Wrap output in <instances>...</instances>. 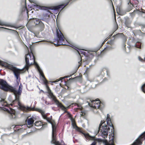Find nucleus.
<instances>
[{
    "label": "nucleus",
    "instance_id": "nucleus-46",
    "mask_svg": "<svg viewBox=\"0 0 145 145\" xmlns=\"http://www.w3.org/2000/svg\"><path fill=\"white\" fill-rule=\"evenodd\" d=\"M144 60L145 61V57L144 58Z\"/></svg>",
    "mask_w": 145,
    "mask_h": 145
},
{
    "label": "nucleus",
    "instance_id": "nucleus-1",
    "mask_svg": "<svg viewBox=\"0 0 145 145\" xmlns=\"http://www.w3.org/2000/svg\"><path fill=\"white\" fill-rule=\"evenodd\" d=\"M27 109L29 110L30 109L31 110H35L40 112L42 117L52 125V140L51 141L52 144H55V145H62L58 141H56V137L55 136V133L56 131V127L54 121L50 118H47L46 114H45L44 111L42 110L41 109L36 108H30V107H27Z\"/></svg>",
    "mask_w": 145,
    "mask_h": 145
},
{
    "label": "nucleus",
    "instance_id": "nucleus-20",
    "mask_svg": "<svg viewBox=\"0 0 145 145\" xmlns=\"http://www.w3.org/2000/svg\"><path fill=\"white\" fill-rule=\"evenodd\" d=\"M33 22H34L36 24H39L40 22L38 19H33Z\"/></svg>",
    "mask_w": 145,
    "mask_h": 145
},
{
    "label": "nucleus",
    "instance_id": "nucleus-7",
    "mask_svg": "<svg viewBox=\"0 0 145 145\" xmlns=\"http://www.w3.org/2000/svg\"><path fill=\"white\" fill-rule=\"evenodd\" d=\"M46 88L48 93L49 94L48 97L49 98L52 99L54 101L56 104L62 108V109H65V107L56 99L55 96L53 95L49 88L48 86H47Z\"/></svg>",
    "mask_w": 145,
    "mask_h": 145
},
{
    "label": "nucleus",
    "instance_id": "nucleus-39",
    "mask_svg": "<svg viewBox=\"0 0 145 145\" xmlns=\"http://www.w3.org/2000/svg\"><path fill=\"white\" fill-rule=\"evenodd\" d=\"M84 115V114H83V113H81V114H80L81 116H83Z\"/></svg>",
    "mask_w": 145,
    "mask_h": 145
},
{
    "label": "nucleus",
    "instance_id": "nucleus-19",
    "mask_svg": "<svg viewBox=\"0 0 145 145\" xmlns=\"http://www.w3.org/2000/svg\"><path fill=\"white\" fill-rule=\"evenodd\" d=\"M131 22L126 20L125 23V26L127 27L128 28L130 27L129 25L131 24Z\"/></svg>",
    "mask_w": 145,
    "mask_h": 145
},
{
    "label": "nucleus",
    "instance_id": "nucleus-33",
    "mask_svg": "<svg viewBox=\"0 0 145 145\" xmlns=\"http://www.w3.org/2000/svg\"><path fill=\"white\" fill-rule=\"evenodd\" d=\"M61 80L60 79V78H59V79H57L56 81L55 82H58V81H59V80Z\"/></svg>",
    "mask_w": 145,
    "mask_h": 145
},
{
    "label": "nucleus",
    "instance_id": "nucleus-31",
    "mask_svg": "<svg viewBox=\"0 0 145 145\" xmlns=\"http://www.w3.org/2000/svg\"><path fill=\"white\" fill-rule=\"evenodd\" d=\"M71 120L72 122V123L75 122V120H74V119L72 118H71Z\"/></svg>",
    "mask_w": 145,
    "mask_h": 145
},
{
    "label": "nucleus",
    "instance_id": "nucleus-42",
    "mask_svg": "<svg viewBox=\"0 0 145 145\" xmlns=\"http://www.w3.org/2000/svg\"><path fill=\"white\" fill-rule=\"evenodd\" d=\"M118 28V25H116V28L117 29Z\"/></svg>",
    "mask_w": 145,
    "mask_h": 145
},
{
    "label": "nucleus",
    "instance_id": "nucleus-28",
    "mask_svg": "<svg viewBox=\"0 0 145 145\" xmlns=\"http://www.w3.org/2000/svg\"><path fill=\"white\" fill-rule=\"evenodd\" d=\"M145 87V83L143 84L141 87V89L142 91L144 90V88Z\"/></svg>",
    "mask_w": 145,
    "mask_h": 145
},
{
    "label": "nucleus",
    "instance_id": "nucleus-4",
    "mask_svg": "<svg viewBox=\"0 0 145 145\" xmlns=\"http://www.w3.org/2000/svg\"><path fill=\"white\" fill-rule=\"evenodd\" d=\"M13 93L15 96V99L14 100H12L11 97L9 96L8 98V100L10 102V104H8L10 105H12L13 104L15 103H16L19 106L21 107V105L19 101V97L21 95H17V96H16L15 94L14 93ZM0 102L1 103L2 105H3L6 106L7 104L5 105H4L3 104V103H5L8 104V103H7L6 101H5V99L6 98V96L5 94L3 93L1 94H0Z\"/></svg>",
    "mask_w": 145,
    "mask_h": 145
},
{
    "label": "nucleus",
    "instance_id": "nucleus-36",
    "mask_svg": "<svg viewBox=\"0 0 145 145\" xmlns=\"http://www.w3.org/2000/svg\"><path fill=\"white\" fill-rule=\"evenodd\" d=\"M1 28H4L5 29H7L8 30H11V29H9L7 28H6L4 27H1Z\"/></svg>",
    "mask_w": 145,
    "mask_h": 145
},
{
    "label": "nucleus",
    "instance_id": "nucleus-12",
    "mask_svg": "<svg viewBox=\"0 0 145 145\" xmlns=\"http://www.w3.org/2000/svg\"><path fill=\"white\" fill-rule=\"evenodd\" d=\"M27 124L28 125H31L34 123V120L32 118H28L26 120Z\"/></svg>",
    "mask_w": 145,
    "mask_h": 145
},
{
    "label": "nucleus",
    "instance_id": "nucleus-23",
    "mask_svg": "<svg viewBox=\"0 0 145 145\" xmlns=\"http://www.w3.org/2000/svg\"><path fill=\"white\" fill-rule=\"evenodd\" d=\"M72 125L73 128L76 129H78V127L76 125L75 122L72 123Z\"/></svg>",
    "mask_w": 145,
    "mask_h": 145
},
{
    "label": "nucleus",
    "instance_id": "nucleus-29",
    "mask_svg": "<svg viewBox=\"0 0 145 145\" xmlns=\"http://www.w3.org/2000/svg\"><path fill=\"white\" fill-rule=\"evenodd\" d=\"M40 122L39 121L36 122L34 123V125L35 126H39V123Z\"/></svg>",
    "mask_w": 145,
    "mask_h": 145
},
{
    "label": "nucleus",
    "instance_id": "nucleus-18",
    "mask_svg": "<svg viewBox=\"0 0 145 145\" xmlns=\"http://www.w3.org/2000/svg\"><path fill=\"white\" fill-rule=\"evenodd\" d=\"M83 134L84 135V136L86 137H89L90 138H91L92 139H93L95 138V136H91L89 135L88 134H85L84 133H83Z\"/></svg>",
    "mask_w": 145,
    "mask_h": 145
},
{
    "label": "nucleus",
    "instance_id": "nucleus-21",
    "mask_svg": "<svg viewBox=\"0 0 145 145\" xmlns=\"http://www.w3.org/2000/svg\"><path fill=\"white\" fill-rule=\"evenodd\" d=\"M0 25L2 26H9V24L7 23L3 22H0Z\"/></svg>",
    "mask_w": 145,
    "mask_h": 145
},
{
    "label": "nucleus",
    "instance_id": "nucleus-30",
    "mask_svg": "<svg viewBox=\"0 0 145 145\" xmlns=\"http://www.w3.org/2000/svg\"><path fill=\"white\" fill-rule=\"evenodd\" d=\"M138 59L139 60L141 61H144V60L142 58H141L140 56H139L138 57Z\"/></svg>",
    "mask_w": 145,
    "mask_h": 145
},
{
    "label": "nucleus",
    "instance_id": "nucleus-35",
    "mask_svg": "<svg viewBox=\"0 0 145 145\" xmlns=\"http://www.w3.org/2000/svg\"><path fill=\"white\" fill-rule=\"evenodd\" d=\"M78 63H79V66H80L81 64V63H82L81 60L80 61L78 62Z\"/></svg>",
    "mask_w": 145,
    "mask_h": 145
},
{
    "label": "nucleus",
    "instance_id": "nucleus-38",
    "mask_svg": "<svg viewBox=\"0 0 145 145\" xmlns=\"http://www.w3.org/2000/svg\"><path fill=\"white\" fill-rule=\"evenodd\" d=\"M42 125H43V126L45 127L46 126L47 124L46 123H44L43 124H42Z\"/></svg>",
    "mask_w": 145,
    "mask_h": 145
},
{
    "label": "nucleus",
    "instance_id": "nucleus-5",
    "mask_svg": "<svg viewBox=\"0 0 145 145\" xmlns=\"http://www.w3.org/2000/svg\"><path fill=\"white\" fill-rule=\"evenodd\" d=\"M0 65L2 67H5L13 71L15 76L16 79H18L21 70L13 66L12 65L9 64L7 62L2 61L0 60Z\"/></svg>",
    "mask_w": 145,
    "mask_h": 145
},
{
    "label": "nucleus",
    "instance_id": "nucleus-17",
    "mask_svg": "<svg viewBox=\"0 0 145 145\" xmlns=\"http://www.w3.org/2000/svg\"><path fill=\"white\" fill-rule=\"evenodd\" d=\"M141 44L140 42H137L136 44L135 45V46L137 48H141Z\"/></svg>",
    "mask_w": 145,
    "mask_h": 145
},
{
    "label": "nucleus",
    "instance_id": "nucleus-10",
    "mask_svg": "<svg viewBox=\"0 0 145 145\" xmlns=\"http://www.w3.org/2000/svg\"><path fill=\"white\" fill-rule=\"evenodd\" d=\"M7 111L10 114V117L12 118H14L15 117V111L14 110L10 108V110L6 109Z\"/></svg>",
    "mask_w": 145,
    "mask_h": 145
},
{
    "label": "nucleus",
    "instance_id": "nucleus-27",
    "mask_svg": "<svg viewBox=\"0 0 145 145\" xmlns=\"http://www.w3.org/2000/svg\"><path fill=\"white\" fill-rule=\"evenodd\" d=\"M71 76H72V75H71L69 76H65L64 77L60 78V79L61 80H62V79H63L64 78H65L69 77H71Z\"/></svg>",
    "mask_w": 145,
    "mask_h": 145
},
{
    "label": "nucleus",
    "instance_id": "nucleus-13",
    "mask_svg": "<svg viewBox=\"0 0 145 145\" xmlns=\"http://www.w3.org/2000/svg\"><path fill=\"white\" fill-rule=\"evenodd\" d=\"M69 3V2H68L65 5L64 4H62L60 5H58L56 6L55 7V9L57 10L61 8L63 6L64 7H63L62 9L66 5H67Z\"/></svg>",
    "mask_w": 145,
    "mask_h": 145
},
{
    "label": "nucleus",
    "instance_id": "nucleus-2",
    "mask_svg": "<svg viewBox=\"0 0 145 145\" xmlns=\"http://www.w3.org/2000/svg\"><path fill=\"white\" fill-rule=\"evenodd\" d=\"M22 87V85L20 84L18 90L17 91L15 88L8 85L5 81L2 79L0 80V88L5 91H9L14 93L16 96L21 94Z\"/></svg>",
    "mask_w": 145,
    "mask_h": 145
},
{
    "label": "nucleus",
    "instance_id": "nucleus-26",
    "mask_svg": "<svg viewBox=\"0 0 145 145\" xmlns=\"http://www.w3.org/2000/svg\"><path fill=\"white\" fill-rule=\"evenodd\" d=\"M108 44L111 45H112L114 44V41L113 40H110V41H108Z\"/></svg>",
    "mask_w": 145,
    "mask_h": 145
},
{
    "label": "nucleus",
    "instance_id": "nucleus-43",
    "mask_svg": "<svg viewBox=\"0 0 145 145\" xmlns=\"http://www.w3.org/2000/svg\"><path fill=\"white\" fill-rule=\"evenodd\" d=\"M123 14H122V13H121V14H120V15H123Z\"/></svg>",
    "mask_w": 145,
    "mask_h": 145
},
{
    "label": "nucleus",
    "instance_id": "nucleus-37",
    "mask_svg": "<svg viewBox=\"0 0 145 145\" xmlns=\"http://www.w3.org/2000/svg\"><path fill=\"white\" fill-rule=\"evenodd\" d=\"M110 116V115L109 114H107V117L106 118H109Z\"/></svg>",
    "mask_w": 145,
    "mask_h": 145
},
{
    "label": "nucleus",
    "instance_id": "nucleus-32",
    "mask_svg": "<svg viewBox=\"0 0 145 145\" xmlns=\"http://www.w3.org/2000/svg\"><path fill=\"white\" fill-rule=\"evenodd\" d=\"M96 143L95 142H93L90 145H96Z\"/></svg>",
    "mask_w": 145,
    "mask_h": 145
},
{
    "label": "nucleus",
    "instance_id": "nucleus-41",
    "mask_svg": "<svg viewBox=\"0 0 145 145\" xmlns=\"http://www.w3.org/2000/svg\"><path fill=\"white\" fill-rule=\"evenodd\" d=\"M144 93H145V90H143V91H142Z\"/></svg>",
    "mask_w": 145,
    "mask_h": 145
},
{
    "label": "nucleus",
    "instance_id": "nucleus-24",
    "mask_svg": "<svg viewBox=\"0 0 145 145\" xmlns=\"http://www.w3.org/2000/svg\"><path fill=\"white\" fill-rule=\"evenodd\" d=\"M71 45H70V46H71V47H73H73H74V48H75V49L77 51V52H78V54H80V53L79 52V51H78V50H79V49L76 47V45H72V44H71Z\"/></svg>",
    "mask_w": 145,
    "mask_h": 145
},
{
    "label": "nucleus",
    "instance_id": "nucleus-3",
    "mask_svg": "<svg viewBox=\"0 0 145 145\" xmlns=\"http://www.w3.org/2000/svg\"><path fill=\"white\" fill-rule=\"evenodd\" d=\"M25 59L26 65H29L33 64L36 65L38 71L40 75L43 79L45 83H46L47 81L43 75L42 71L40 68L38 64L35 62V58L32 53H29L25 56Z\"/></svg>",
    "mask_w": 145,
    "mask_h": 145
},
{
    "label": "nucleus",
    "instance_id": "nucleus-11",
    "mask_svg": "<svg viewBox=\"0 0 145 145\" xmlns=\"http://www.w3.org/2000/svg\"><path fill=\"white\" fill-rule=\"evenodd\" d=\"M106 121L107 123L106 125L110 126V127L112 128L111 129L112 130H112H114V128L112 124L111 123L110 118H106Z\"/></svg>",
    "mask_w": 145,
    "mask_h": 145
},
{
    "label": "nucleus",
    "instance_id": "nucleus-45",
    "mask_svg": "<svg viewBox=\"0 0 145 145\" xmlns=\"http://www.w3.org/2000/svg\"><path fill=\"white\" fill-rule=\"evenodd\" d=\"M111 36V35H110V37Z\"/></svg>",
    "mask_w": 145,
    "mask_h": 145
},
{
    "label": "nucleus",
    "instance_id": "nucleus-22",
    "mask_svg": "<svg viewBox=\"0 0 145 145\" xmlns=\"http://www.w3.org/2000/svg\"><path fill=\"white\" fill-rule=\"evenodd\" d=\"M113 49V48L111 46H107L105 48V49L106 51H108Z\"/></svg>",
    "mask_w": 145,
    "mask_h": 145
},
{
    "label": "nucleus",
    "instance_id": "nucleus-9",
    "mask_svg": "<svg viewBox=\"0 0 145 145\" xmlns=\"http://www.w3.org/2000/svg\"><path fill=\"white\" fill-rule=\"evenodd\" d=\"M92 104L90 105L89 103L88 104L91 107H93L95 108H99L101 104V101L98 100L96 101H93L92 102Z\"/></svg>",
    "mask_w": 145,
    "mask_h": 145
},
{
    "label": "nucleus",
    "instance_id": "nucleus-34",
    "mask_svg": "<svg viewBox=\"0 0 145 145\" xmlns=\"http://www.w3.org/2000/svg\"><path fill=\"white\" fill-rule=\"evenodd\" d=\"M106 73H107V75L108 76H109V72L108 70H106Z\"/></svg>",
    "mask_w": 145,
    "mask_h": 145
},
{
    "label": "nucleus",
    "instance_id": "nucleus-25",
    "mask_svg": "<svg viewBox=\"0 0 145 145\" xmlns=\"http://www.w3.org/2000/svg\"><path fill=\"white\" fill-rule=\"evenodd\" d=\"M22 12H25L26 14H28V12L27 10V8L25 7H23L22 10Z\"/></svg>",
    "mask_w": 145,
    "mask_h": 145
},
{
    "label": "nucleus",
    "instance_id": "nucleus-8",
    "mask_svg": "<svg viewBox=\"0 0 145 145\" xmlns=\"http://www.w3.org/2000/svg\"><path fill=\"white\" fill-rule=\"evenodd\" d=\"M56 33L57 37L58 40L57 41V42L56 44L57 46L63 45V43L61 42L63 41L65 39L63 34L59 29H56Z\"/></svg>",
    "mask_w": 145,
    "mask_h": 145
},
{
    "label": "nucleus",
    "instance_id": "nucleus-44",
    "mask_svg": "<svg viewBox=\"0 0 145 145\" xmlns=\"http://www.w3.org/2000/svg\"><path fill=\"white\" fill-rule=\"evenodd\" d=\"M42 41V40H41V41H39L37 42H41V41Z\"/></svg>",
    "mask_w": 145,
    "mask_h": 145
},
{
    "label": "nucleus",
    "instance_id": "nucleus-16",
    "mask_svg": "<svg viewBox=\"0 0 145 145\" xmlns=\"http://www.w3.org/2000/svg\"><path fill=\"white\" fill-rule=\"evenodd\" d=\"M39 24V26L40 27V30L42 31L43 30L44 28V24L41 22H40Z\"/></svg>",
    "mask_w": 145,
    "mask_h": 145
},
{
    "label": "nucleus",
    "instance_id": "nucleus-6",
    "mask_svg": "<svg viewBox=\"0 0 145 145\" xmlns=\"http://www.w3.org/2000/svg\"><path fill=\"white\" fill-rule=\"evenodd\" d=\"M105 122L104 121H101L99 124L98 132L100 131L101 133L102 137L104 138H107L108 131L110 130V127L109 126L103 124Z\"/></svg>",
    "mask_w": 145,
    "mask_h": 145
},
{
    "label": "nucleus",
    "instance_id": "nucleus-14",
    "mask_svg": "<svg viewBox=\"0 0 145 145\" xmlns=\"http://www.w3.org/2000/svg\"><path fill=\"white\" fill-rule=\"evenodd\" d=\"M49 17V15L47 14H45L43 15V17L41 18V19L43 21L47 20Z\"/></svg>",
    "mask_w": 145,
    "mask_h": 145
},
{
    "label": "nucleus",
    "instance_id": "nucleus-15",
    "mask_svg": "<svg viewBox=\"0 0 145 145\" xmlns=\"http://www.w3.org/2000/svg\"><path fill=\"white\" fill-rule=\"evenodd\" d=\"M133 32L135 36L137 35H140V33H142L141 31L140 30H134L133 31Z\"/></svg>",
    "mask_w": 145,
    "mask_h": 145
},
{
    "label": "nucleus",
    "instance_id": "nucleus-40",
    "mask_svg": "<svg viewBox=\"0 0 145 145\" xmlns=\"http://www.w3.org/2000/svg\"><path fill=\"white\" fill-rule=\"evenodd\" d=\"M122 33L118 34L117 35H122Z\"/></svg>",
    "mask_w": 145,
    "mask_h": 145
}]
</instances>
